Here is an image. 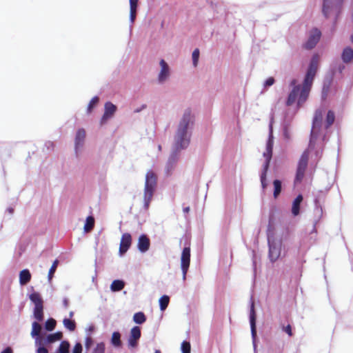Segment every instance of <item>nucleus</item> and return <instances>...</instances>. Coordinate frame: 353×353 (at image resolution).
<instances>
[{
	"label": "nucleus",
	"instance_id": "35",
	"mask_svg": "<svg viewBox=\"0 0 353 353\" xmlns=\"http://www.w3.org/2000/svg\"><path fill=\"white\" fill-rule=\"evenodd\" d=\"M301 201L302 200H294L292 207V212L294 216H296L299 214L300 205Z\"/></svg>",
	"mask_w": 353,
	"mask_h": 353
},
{
	"label": "nucleus",
	"instance_id": "46",
	"mask_svg": "<svg viewBox=\"0 0 353 353\" xmlns=\"http://www.w3.org/2000/svg\"><path fill=\"white\" fill-rule=\"evenodd\" d=\"M283 136L286 139H289L290 138V132L287 127H285L283 129Z\"/></svg>",
	"mask_w": 353,
	"mask_h": 353
},
{
	"label": "nucleus",
	"instance_id": "20",
	"mask_svg": "<svg viewBox=\"0 0 353 353\" xmlns=\"http://www.w3.org/2000/svg\"><path fill=\"white\" fill-rule=\"evenodd\" d=\"M342 60L344 63H348L353 60V50L350 48H345L341 54Z\"/></svg>",
	"mask_w": 353,
	"mask_h": 353
},
{
	"label": "nucleus",
	"instance_id": "22",
	"mask_svg": "<svg viewBox=\"0 0 353 353\" xmlns=\"http://www.w3.org/2000/svg\"><path fill=\"white\" fill-rule=\"evenodd\" d=\"M31 279V274L30 271L27 269L23 270L19 273V283L21 285H23L30 282Z\"/></svg>",
	"mask_w": 353,
	"mask_h": 353
},
{
	"label": "nucleus",
	"instance_id": "9",
	"mask_svg": "<svg viewBox=\"0 0 353 353\" xmlns=\"http://www.w3.org/2000/svg\"><path fill=\"white\" fill-rule=\"evenodd\" d=\"M321 36V31L317 28H313L309 33L307 40L303 44L304 48L307 50H311L314 48L319 41Z\"/></svg>",
	"mask_w": 353,
	"mask_h": 353
},
{
	"label": "nucleus",
	"instance_id": "11",
	"mask_svg": "<svg viewBox=\"0 0 353 353\" xmlns=\"http://www.w3.org/2000/svg\"><path fill=\"white\" fill-rule=\"evenodd\" d=\"M190 263V248L187 247L184 248L181 257V266L183 272V280L186 278V274L188 270Z\"/></svg>",
	"mask_w": 353,
	"mask_h": 353
},
{
	"label": "nucleus",
	"instance_id": "51",
	"mask_svg": "<svg viewBox=\"0 0 353 353\" xmlns=\"http://www.w3.org/2000/svg\"><path fill=\"white\" fill-rule=\"evenodd\" d=\"M145 108H146V105H145V104L142 105L141 108H137L136 110H134V112H139Z\"/></svg>",
	"mask_w": 353,
	"mask_h": 353
},
{
	"label": "nucleus",
	"instance_id": "5",
	"mask_svg": "<svg viewBox=\"0 0 353 353\" xmlns=\"http://www.w3.org/2000/svg\"><path fill=\"white\" fill-rule=\"evenodd\" d=\"M343 0H323L322 12L325 18L335 15V22L341 12Z\"/></svg>",
	"mask_w": 353,
	"mask_h": 353
},
{
	"label": "nucleus",
	"instance_id": "32",
	"mask_svg": "<svg viewBox=\"0 0 353 353\" xmlns=\"http://www.w3.org/2000/svg\"><path fill=\"white\" fill-rule=\"evenodd\" d=\"M274 185V196L276 198L281 191V182L279 180H274L273 182Z\"/></svg>",
	"mask_w": 353,
	"mask_h": 353
},
{
	"label": "nucleus",
	"instance_id": "28",
	"mask_svg": "<svg viewBox=\"0 0 353 353\" xmlns=\"http://www.w3.org/2000/svg\"><path fill=\"white\" fill-rule=\"evenodd\" d=\"M63 334L61 332H57L54 334H49L47 336V341L50 343H54L57 341H59L62 339Z\"/></svg>",
	"mask_w": 353,
	"mask_h": 353
},
{
	"label": "nucleus",
	"instance_id": "47",
	"mask_svg": "<svg viewBox=\"0 0 353 353\" xmlns=\"http://www.w3.org/2000/svg\"><path fill=\"white\" fill-rule=\"evenodd\" d=\"M45 145L48 150H52L54 148V143L51 141L46 142Z\"/></svg>",
	"mask_w": 353,
	"mask_h": 353
},
{
	"label": "nucleus",
	"instance_id": "43",
	"mask_svg": "<svg viewBox=\"0 0 353 353\" xmlns=\"http://www.w3.org/2000/svg\"><path fill=\"white\" fill-rule=\"evenodd\" d=\"M139 0H130V10H137Z\"/></svg>",
	"mask_w": 353,
	"mask_h": 353
},
{
	"label": "nucleus",
	"instance_id": "40",
	"mask_svg": "<svg viewBox=\"0 0 353 353\" xmlns=\"http://www.w3.org/2000/svg\"><path fill=\"white\" fill-rule=\"evenodd\" d=\"M104 352H105V345L103 343H98L92 352V353H104Z\"/></svg>",
	"mask_w": 353,
	"mask_h": 353
},
{
	"label": "nucleus",
	"instance_id": "1",
	"mask_svg": "<svg viewBox=\"0 0 353 353\" xmlns=\"http://www.w3.org/2000/svg\"><path fill=\"white\" fill-rule=\"evenodd\" d=\"M324 113L325 110L323 108L318 109L315 112L308 148L303 152L298 163L294 182L295 186L301 184L304 178L305 172L308 163L309 152L314 150V154L317 159L321 157L323 145L325 139V130L329 128L335 120L334 112L329 110L326 116L325 128H323L322 122Z\"/></svg>",
	"mask_w": 353,
	"mask_h": 353
},
{
	"label": "nucleus",
	"instance_id": "27",
	"mask_svg": "<svg viewBox=\"0 0 353 353\" xmlns=\"http://www.w3.org/2000/svg\"><path fill=\"white\" fill-rule=\"evenodd\" d=\"M111 343L114 347H120L121 345V334L119 332H113Z\"/></svg>",
	"mask_w": 353,
	"mask_h": 353
},
{
	"label": "nucleus",
	"instance_id": "36",
	"mask_svg": "<svg viewBox=\"0 0 353 353\" xmlns=\"http://www.w3.org/2000/svg\"><path fill=\"white\" fill-rule=\"evenodd\" d=\"M57 322L54 319H49L46 321L45 328L48 331H52L55 328Z\"/></svg>",
	"mask_w": 353,
	"mask_h": 353
},
{
	"label": "nucleus",
	"instance_id": "57",
	"mask_svg": "<svg viewBox=\"0 0 353 353\" xmlns=\"http://www.w3.org/2000/svg\"><path fill=\"white\" fill-rule=\"evenodd\" d=\"M351 39L352 43H353V34L351 36V39Z\"/></svg>",
	"mask_w": 353,
	"mask_h": 353
},
{
	"label": "nucleus",
	"instance_id": "31",
	"mask_svg": "<svg viewBox=\"0 0 353 353\" xmlns=\"http://www.w3.org/2000/svg\"><path fill=\"white\" fill-rule=\"evenodd\" d=\"M170 302V298L167 295L162 296L159 299L160 309L161 310H165Z\"/></svg>",
	"mask_w": 353,
	"mask_h": 353
},
{
	"label": "nucleus",
	"instance_id": "3",
	"mask_svg": "<svg viewBox=\"0 0 353 353\" xmlns=\"http://www.w3.org/2000/svg\"><path fill=\"white\" fill-rule=\"evenodd\" d=\"M194 119L190 109H186L180 119L173 137L172 148L182 151L190 145Z\"/></svg>",
	"mask_w": 353,
	"mask_h": 353
},
{
	"label": "nucleus",
	"instance_id": "6",
	"mask_svg": "<svg viewBox=\"0 0 353 353\" xmlns=\"http://www.w3.org/2000/svg\"><path fill=\"white\" fill-rule=\"evenodd\" d=\"M157 174L152 170L148 171L145 175L144 199H152L157 186Z\"/></svg>",
	"mask_w": 353,
	"mask_h": 353
},
{
	"label": "nucleus",
	"instance_id": "37",
	"mask_svg": "<svg viewBox=\"0 0 353 353\" xmlns=\"http://www.w3.org/2000/svg\"><path fill=\"white\" fill-rule=\"evenodd\" d=\"M58 264H59V261L57 259H56L53 262L51 268H50L49 272H48V279H49V281L52 280V277L54 276V272H55V271H56V270L57 268Z\"/></svg>",
	"mask_w": 353,
	"mask_h": 353
},
{
	"label": "nucleus",
	"instance_id": "58",
	"mask_svg": "<svg viewBox=\"0 0 353 353\" xmlns=\"http://www.w3.org/2000/svg\"><path fill=\"white\" fill-rule=\"evenodd\" d=\"M158 148H159V150H161V145H159L158 146Z\"/></svg>",
	"mask_w": 353,
	"mask_h": 353
},
{
	"label": "nucleus",
	"instance_id": "18",
	"mask_svg": "<svg viewBox=\"0 0 353 353\" xmlns=\"http://www.w3.org/2000/svg\"><path fill=\"white\" fill-rule=\"evenodd\" d=\"M332 76H327L325 77L324 81H323V90H322V98L325 99L328 92L330 90V88L332 81Z\"/></svg>",
	"mask_w": 353,
	"mask_h": 353
},
{
	"label": "nucleus",
	"instance_id": "39",
	"mask_svg": "<svg viewBox=\"0 0 353 353\" xmlns=\"http://www.w3.org/2000/svg\"><path fill=\"white\" fill-rule=\"evenodd\" d=\"M181 351L183 353H190V343L186 341H183L181 343Z\"/></svg>",
	"mask_w": 353,
	"mask_h": 353
},
{
	"label": "nucleus",
	"instance_id": "10",
	"mask_svg": "<svg viewBox=\"0 0 353 353\" xmlns=\"http://www.w3.org/2000/svg\"><path fill=\"white\" fill-rule=\"evenodd\" d=\"M85 137L86 133L83 128H80L77 131L74 138V151L77 157L79 156L84 146Z\"/></svg>",
	"mask_w": 353,
	"mask_h": 353
},
{
	"label": "nucleus",
	"instance_id": "41",
	"mask_svg": "<svg viewBox=\"0 0 353 353\" xmlns=\"http://www.w3.org/2000/svg\"><path fill=\"white\" fill-rule=\"evenodd\" d=\"M281 328H282V330L283 332H285L289 336H293L292 326L290 324H288L286 326L282 325Z\"/></svg>",
	"mask_w": 353,
	"mask_h": 353
},
{
	"label": "nucleus",
	"instance_id": "50",
	"mask_svg": "<svg viewBox=\"0 0 353 353\" xmlns=\"http://www.w3.org/2000/svg\"><path fill=\"white\" fill-rule=\"evenodd\" d=\"M1 353H12V350L11 347H8L5 350H3Z\"/></svg>",
	"mask_w": 353,
	"mask_h": 353
},
{
	"label": "nucleus",
	"instance_id": "25",
	"mask_svg": "<svg viewBox=\"0 0 353 353\" xmlns=\"http://www.w3.org/2000/svg\"><path fill=\"white\" fill-rule=\"evenodd\" d=\"M64 327L70 332H73L76 329V323L70 319H64L63 321Z\"/></svg>",
	"mask_w": 353,
	"mask_h": 353
},
{
	"label": "nucleus",
	"instance_id": "7",
	"mask_svg": "<svg viewBox=\"0 0 353 353\" xmlns=\"http://www.w3.org/2000/svg\"><path fill=\"white\" fill-rule=\"evenodd\" d=\"M180 150L172 148L170 154L165 165V173L166 176H170L172 174L180 159Z\"/></svg>",
	"mask_w": 353,
	"mask_h": 353
},
{
	"label": "nucleus",
	"instance_id": "48",
	"mask_svg": "<svg viewBox=\"0 0 353 353\" xmlns=\"http://www.w3.org/2000/svg\"><path fill=\"white\" fill-rule=\"evenodd\" d=\"M37 352V353H48V350L44 347H39Z\"/></svg>",
	"mask_w": 353,
	"mask_h": 353
},
{
	"label": "nucleus",
	"instance_id": "2",
	"mask_svg": "<svg viewBox=\"0 0 353 353\" xmlns=\"http://www.w3.org/2000/svg\"><path fill=\"white\" fill-rule=\"evenodd\" d=\"M319 61L320 56L314 54L310 60L302 85L296 84V79L291 81L290 85L292 89L288 95L287 105H292L297 100V105L301 106L307 100L319 68Z\"/></svg>",
	"mask_w": 353,
	"mask_h": 353
},
{
	"label": "nucleus",
	"instance_id": "53",
	"mask_svg": "<svg viewBox=\"0 0 353 353\" xmlns=\"http://www.w3.org/2000/svg\"><path fill=\"white\" fill-rule=\"evenodd\" d=\"M189 210H190V208H189V207H186V208H183V211H184L185 212H186V213H187V212H189Z\"/></svg>",
	"mask_w": 353,
	"mask_h": 353
},
{
	"label": "nucleus",
	"instance_id": "19",
	"mask_svg": "<svg viewBox=\"0 0 353 353\" xmlns=\"http://www.w3.org/2000/svg\"><path fill=\"white\" fill-rule=\"evenodd\" d=\"M344 69V64L339 60L334 61L331 65V71L332 75H336L337 73L341 74Z\"/></svg>",
	"mask_w": 353,
	"mask_h": 353
},
{
	"label": "nucleus",
	"instance_id": "23",
	"mask_svg": "<svg viewBox=\"0 0 353 353\" xmlns=\"http://www.w3.org/2000/svg\"><path fill=\"white\" fill-rule=\"evenodd\" d=\"M95 224V220L94 218L92 216H89L86 218L85 223L83 227V230L85 232H91Z\"/></svg>",
	"mask_w": 353,
	"mask_h": 353
},
{
	"label": "nucleus",
	"instance_id": "16",
	"mask_svg": "<svg viewBox=\"0 0 353 353\" xmlns=\"http://www.w3.org/2000/svg\"><path fill=\"white\" fill-rule=\"evenodd\" d=\"M138 249L141 252H145L150 248V241L145 234H141L138 240Z\"/></svg>",
	"mask_w": 353,
	"mask_h": 353
},
{
	"label": "nucleus",
	"instance_id": "33",
	"mask_svg": "<svg viewBox=\"0 0 353 353\" xmlns=\"http://www.w3.org/2000/svg\"><path fill=\"white\" fill-rule=\"evenodd\" d=\"M99 101V98L97 96L94 97L90 103H88V108H87V112L90 114L93 108L97 105V103Z\"/></svg>",
	"mask_w": 353,
	"mask_h": 353
},
{
	"label": "nucleus",
	"instance_id": "56",
	"mask_svg": "<svg viewBox=\"0 0 353 353\" xmlns=\"http://www.w3.org/2000/svg\"><path fill=\"white\" fill-rule=\"evenodd\" d=\"M154 353H161L160 350H157Z\"/></svg>",
	"mask_w": 353,
	"mask_h": 353
},
{
	"label": "nucleus",
	"instance_id": "14",
	"mask_svg": "<svg viewBox=\"0 0 353 353\" xmlns=\"http://www.w3.org/2000/svg\"><path fill=\"white\" fill-rule=\"evenodd\" d=\"M141 335V332L140 327L139 326L133 327L130 330V334L128 339V345L131 347H137Z\"/></svg>",
	"mask_w": 353,
	"mask_h": 353
},
{
	"label": "nucleus",
	"instance_id": "54",
	"mask_svg": "<svg viewBox=\"0 0 353 353\" xmlns=\"http://www.w3.org/2000/svg\"><path fill=\"white\" fill-rule=\"evenodd\" d=\"M295 199H303V198L301 194H299V195H297V196Z\"/></svg>",
	"mask_w": 353,
	"mask_h": 353
},
{
	"label": "nucleus",
	"instance_id": "4",
	"mask_svg": "<svg viewBox=\"0 0 353 353\" xmlns=\"http://www.w3.org/2000/svg\"><path fill=\"white\" fill-rule=\"evenodd\" d=\"M270 132H269V137L266 143V149L265 151L263 152V156L265 158V161L262 165V171L261 173V186L264 189L266 186V173L268 172V170L269 168L270 162L272 159V148H273V143H274V137L272 134V123H270Z\"/></svg>",
	"mask_w": 353,
	"mask_h": 353
},
{
	"label": "nucleus",
	"instance_id": "30",
	"mask_svg": "<svg viewBox=\"0 0 353 353\" xmlns=\"http://www.w3.org/2000/svg\"><path fill=\"white\" fill-rule=\"evenodd\" d=\"M41 331V326L38 322H33L32 324V331L31 335L32 336H38L40 335Z\"/></svg>",
	"mask_w": 353,
	"mask_h": 353
},
{
	"label": "nucleus",
	"instance_id": "55",
	"mask_svg": "<svg viewBox=\"0 0 353 353\" xmlns=\"http://www.w3.org/2000/svg\"><path fill=\"white\" fill-rule=\"evenodd\" d=\"M9 212H10V213H12V212H13V209H12V208H10V209H9Z\"/></svg>",
	"mask_w": 353,
	"mask_h": 353
},
{
	"label": "nucleus",
	"instance_id": "15",
	"mask_svg": "<svg viewBox=\"0 0 353 353\" xmlns=\"http://www.w3.org/2000/svg\"><path fill=\"white\" fill-rule=\"evenodd\" d=\"M269 244V258L272 262L276 261L281 254V248L274 243L268 241Z\"/></svg>",
	"mask_w": 353,
	"mask_h": 353
},
{
	"label": "nucleus",
	"instance_id": "26",
	"mask_svg": "<svg viewBox=\"0 0 353 353\" xmlns=\"http://www.w3.org/2000/svg\"><path fill=\"white\" fill-rule=\"evenodd\" d=\"M133 321L137 324H142L146 321L145 315L142 312H137L133 316Z\"/></svg>",
	"mask_w": 353,
	"mask_h": 353
},
{
	"label": "nucleus",
	"instance_id": "34",
	"mask_svg": "<svg viewBox=\"0 0 353 353\" xmlns=\"http://www.w3.org/2000/svg\"><path fill=\"white\" fill-rule=\"evenodd\" d=\"M70 343L68 341H63L59 347V353H69Z\"/></svg>",
	"mask_w": 353,
	"mask_h": 353
},
{
	"label": "nucleus",
	"instance_id": "49",
	"mask_svg": "<svg viewBox=\"0 0 353 353\" xmlns=\"http://www.w3.org/2000/svg\"><path fill=\"white\" fill-rule=\"evenodd\" d=\"M63 305L65 308H68L69 306V301L67 298L63 299Z\"/></svg>",
	"mask_w": 353,
	"mask_h": 353
},
{
	"label": "nucleus",
	"instance_id": "45",
	"mask_svg": "<svg viewBox=\"0 0 353 353\" xmlns=\"http://www.w3.org/2000/svg\"><path fill=\"white\" fill-rule=\"evenodd\" d=\"M137 15V10H130V21L132 23L134 22Z\"/></svg>",
	"mask_w": 353,
	"mask_h": 353
},
{
	"label": "nucleus",
	"instance_id": "13",
	"mask_svg": "<svg viewBox=\"0 0 353 353\" xmlns=\"http://www.w3.org/2000/svg\"><path fill=\"white\" fill-rule=\"evenodd\" d=\"M132 236L130 233H124L122 234L119 245V254H124L132 245Z\"/></svg>",
	"mask_w": 353,
	"mask_h": 353
},
{
	"label": "nucleus",
	"instance_id": "52",
	"mask_svg": "<svg viewBox=\"0 0 353 353\" xmlns=\"http://www.w3.org/2000/svg\"><path fill=\"white\" fill-rule=\"evenodd\" d=\"M74 316V312L71 311L70 313H69V317L70 319H71Z\"/></svg>",
	"mask_w": 353,
	"mask_h": 353
},
{
	"label": "nucleus",
	"instance_id": "44",
	"mask_svg": "<svg viewBox=\"0 0 353 353\" xmlns=\"http://www.w3.org/2000/svg\"><path fill=\"white\" fill-rule=\"evenodd\" d=\"M274 83V79L273 77H269L268 79H267L265 80V81L264 82V87H270L271 85H272Z\"/></svg>",
	"mask_w": 353,
	"mask_h": 353
},
{
	"label": "nucleus",
	"instance_id": "29",
	"mask_svg": "<svg viewBox=\"0 0 353 353\" xmlns=\"http://www.w3.org/2000/svg\"><path fill=\"white\" fill-rule=\"evenodd\" d=\"M34 316L38 321L43 320V306L34 308Z\"/></svg>",
	"mask_w": 353,
	"mask_h": 353
},
{
	"label": "nucleus",
	"instance_id": "24",
	"mask_svg": "<svg viewBox=\"0 0 353 353\" xmlns=\"http://www.w3.org/2000/svg\"><path fill=\"white\" fill-rule=\"evenodd\" d=\"M125 283L121 280H114L112 281L110 289L112 292H119L123 289Z\"/></svg>",
	"mask_w": 353,
	"mask_h": 353
},
{
	"label": "nucleus",
	"instance_id": "21",
	"mask_svg": "<svg viewBox=\"0 0 353 353\" xmlns=\"http://www.w3.org/2000/svg\"><path fill=\"white\" fill-rule=\"evenodd\" d=\"M30 300L34 304V307L43 306V301L39 292H33L30 296Z\"/></svg>",
	"mask_w": 353,
	"mask_h": 353
},
{
	"label": "nucleus",
	"instance_id": "8",
	"mask_svg": "<svg viewBox=\"0 0 353 353\" xmlns=\"http://www.w3.org/2000/svg\"><path fill=\"white\" fill-rule=\"evenodd\" d=\"M159 66L160 71L157 76V81L159 84H163L169 79L171 70L169 65L164 59L160 60Z\"/></svg>",
	"mask_w": 353,
	"mask_h": 353
},
{
	"label": "nucleus",
	"instance_id": "38",
	"mask_svg": "<svg viewBox=\"0 0 353 353\" xmlns=\"http://www.w3.org/2000/svg\"><path fill=\"white\" fill-rule=\"evenodd\" d=\"M199 54H200V52L198 48H196L192 52V64H193L194 67H196L198 65Z\"/></svg>",
	"mask_w": 353,
	"mask_h": 353
},
{
	"label": "nucleus",
	"instance_id": "42",
	"mask_svg": "<svg viewBox=\"0 0 353 353\" xmlns=\"http://www.w3.org/2000/svg\"><path fill=\"white\" fill-rule=\"evenodd\" d=\"M82 349V345L80 343H77L72 350V353H81Z\"/></svg>",
	"mask_w": 353,
	"mask_h": 353
},
{
	"label": "nucleus",
	"instance_id": "12",
	"mask_svg": "<svg viewBox=\"0 0 353 353\" xmlns=\"http://www.w3.org/2000/svg\"><path fill=\"white\" fill-rule=\"evenodd\" d=\"M117 108L111 102H106L104 105V113L101 119V125H104L112 119L115 114Z\"/></svg>",
	"mask_w": 353,
	"mask_h": 353
},
{
	"label": "nucleus",
	"instance_id": "17",
	"mask_svg": "<svg viewBox=\"0 0 353 353\" xmlns=\"http://www.w3.org/2000/svg\"><path fill=\"white\" fill-rule=\"evenodd\" d=\"M250 321L252 336L253 338H254L256 335V313H255V310H254V302H252L251 304Z\"/></svg>",
	"mask_w": 353,
	"mask_h": 353
}]
</instances>
